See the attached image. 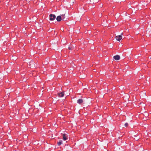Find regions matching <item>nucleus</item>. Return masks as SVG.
I'll return each mask as SVG.
<instances>
[{
  "label": "nucleus",
  "instance_id": "f03ea898",
  "mask_svg": "<svg viewBox=\"0 0 151 151\" xmlns=\"http://www.w3.org/2000/svg\"><path fill=\"white\" fill-rule=\"evenodd\" d=\"M35 63L32 60H31L29 63V66L30 67H34L35 66Z\"/></svg>",
  "mask_w": 151,
  "mask_h": 151
},
{
  "label": "nucleus",
  "instance_id": "39448f33",
  "mask_svg": "<svg viewBox=\"0 0 151 151\" xmlns=\"http://www.w3.org/2000/svg\"><path fill=\"white\" fill-rule=\"evenodd\" d=\"M60 16H61V18L64 21L66 20L67 18L65 17V14H62L60 15Z\"/></svg>",
  "mask_w": 151,
  "mask_h": 151
},
{
  "label": "nucleus",
  "instance_id": "ddd939ff",
  "mask_svg": "<svg viewBox=\"0 0 151 151\" xmlns=\"http://www.w3.org/2000/svg\"><path fill=\"white\" fill-rule=\"evenodd\" d=\"M61 30L63 31H64V29H61Z\"/></svg>",
  "mask_w": 151,
  "mask_h": 151
},
{
  "label": "nucleus",
  "instance_id": "423d86ee",
  "mask_svg": "<svg viewBox=\"0 0 151 151\" xmlns=\"http://www.w3.org/2000/svg\"><path fill=\"white\" fill-rule=\"evenodd\" d=\"M83 100L81 99H79L77 101V103L79 104H82L83 102Z\"/></svg>",
  "mask_w": 151,
  "mask_h": 151
},
{
  "label": "nucleus",
  "instance_id": "20e7f679",
  "mask_svg": "<svg viewBox=\"0 0 151 151\" xmlns=\"http://www.w3.org/2000/svg\"><path fill=\"white\" fill-rule=\"evenodd\" d=\"M115 38L117 41H119L122 39V35L116 36Z\"/></svg>",
  "mask_w": 151,
  "mask_h": 151
},
{
  "label": "nucleus",
  "instance_id": "7ed1b4c3",
  "mask_svg": "<svg viewBox=\"0 0 151 151\" xmlns=\"http://www.w3.org/2000/svg\"><path fill=\"white\" fill-rule=\"evenodd\" d=\"M63 140L65 141L68 139V136L66 134L64 133L63 134Z\"/></svg>",
  "mask_w": 151,
  "mask_h": 151
},
{
  "label": "nucleus",
  "instance_id": "4468645a",
  "mask_svg": "<svg viewBox=\"0 0 151 151\" xmlns=\"http://www.w3.org/2000/svg\"><path fill=\"white\" fill-rule=\"evenodd\" d=\"M150 58L151 59V58Z\"/></svg>",
  "mask_w": 151,
  "mask_h": 151
},
{
  "label": "nucleus",
  "instance_id": "f8f14e48",
  "mask_svg": "<svg viewBox=\"0 0 151 151\" xmlns=\"http://www.w3.org/2000/svg\"><path fill=\"white\" fill-rule=\"evenodd\" d=\"M68 49L69 50H72V47H68Z\"/></svg>",
  "mask_w": 151,
  "mask_h": 151
},
{
  "label": "nucleus",
  "instance_id": "1a4fd4ad",
  "mask_svg": "<svg viewBox=\"0 0 151 151\" xmlns=\"http://www.w3.org/2000/svg\"><path fill=\"white\" fill-rule=\"evenodd\" d=\"M58 96L60 97H63L64 96V93L63 92L58 93Z\"/></svg>",
  "mask_w": 151,
  "mask_h": 151
},
{
  "label": "nucleus",
  "instance_id": "6e6552de",
  "mask_svg": "<svg viewBox=\"0 0 151 151\" xmlns=\"http://www.w3.org/2000/svg\"><path fill=\"white\" fill-rule=\"evenodd\" d=\"M62 19L61 16L60 15L58 16L56 18V20L58 22H60Z\"/></svg>",
  "mask_w": 151,
  "mask_h": 151
},
{
  "label": "nucleus",
  "instance_id": "9d476101",
  "mask_svg": "<svg viewBox=\"0 0 151 151\" xmlns=\"http://www.w3.org/2000/svg\"><path fill=\"white\" fill-rule=\"evenodd\" d=\"M57 144L58 146H60L62 144V141L61 140H60L57 142Z\"/></svg>",
  "mask_w": 151,
  "mask_h": 151
},
{
  "label": "nucleus",
  "instance_id": "f257e3e1",
  "mask_svg": "<svg viewBox=\"0 0 151 151\" xmlns=\"http://www.w3.org/2000/svg\"><path fill=\"white\" fill-rule=\"evenodd\" d=\"M49 18L50 20L53 21L55 19L56 16L55 14H51L49 15Z\"/></svg>",
  "mask_w": 151,
  "mask_h": 151
},
{
  "label": "nucleus",
  "instance_id": "0eeeda50",
  "mask_svg": "<svg viewBox=\"0 0 151 151\" xmlns=\"http://www.w3.org/2000/svg\"><path fill=\"white\" fill-rule=\"evenodd\" d=\"M113 58L115 60H119L120 59V57L119 55H116L114 56Z\"/></svg>",
  "mask_w": 151,
  "mask_h": 151
},
{
  "label": "nucleus",
  "instance_id": "9b49d317",
  "mask_svg": "<svg viewBox=\"0 0 151 151\" xmlns=\"http://www.w3.org/2000/svg\"><path fill=\"white\" fill-rule=\"evenodd\" d=\"M128 126V124L127 123H126L124 124V126L125 127H127Z\"/></svg>",
  "mask_w": 151,
  "mask_h": 151
}]
</instances>
